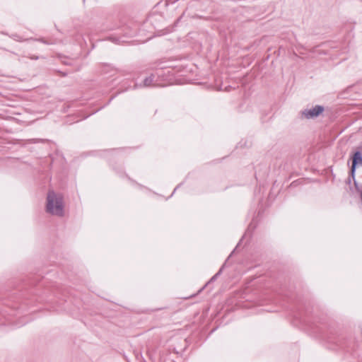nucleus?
<instances>
[{
    "label": "nucleus",
    "instance_id": "obj_1",
    "mask_svg": "<svg viewBox=\"0 0 362 362\" xmlns=\"http://www.w3.org/2000/svg\"><path fill=\"white\" fill-rule=\"evenodd\" d=\"M46 211L52 215L64 216V197L61 193H56L53 190L48 192Z\"/></svg>",
    "mask_w": 362,
    "mask_h": 362
},
{
    "label": "nucleus",
    "instance_id": "obj_2",
    "mask_svg": "<svg viewBox=\"0 0 362 362\" xmlns=\"http://www.w3.org/2000/svg\"><path fill=\"white\" fill-rule=\"evenodd\" d=\"M163 62H160L157 64L159 71L156 73L160 86H165L173 83L174 80V73L173 69L167 66L163 65Z\"/></svg>",
    "mask_w": 362,
    "mask_h": 362
},
{
    "label": "nucleus",
    "instance_id": "obj_3",
    "mask_svg": "<svg viewBox=\"0 0 362 362\" xmlns=\"http://www.w3.org/2000/svg\"><path fill=\"white\" fill-rule=\"evenodd\" d=\"M351 165L349 171V177L348 178L349 184L351 183V178L354 181L356 185L357 182L355 179L356 171L358 167L362 166V153L360 150H356L351 154Z\"/></svg>",
    "mask_w": 362,
    "mask_h": 362
},
{
    "label": "nucleus",
    "instance_id": "obj_4",
    "mask_svg": "<svg viewBox=\"0 0 362 362\" xmlns=\"http://www.w3.org/2000/svg\"><path fill=\"white\" fill-rule=\"evenodd\" d=\"M325 110L322 105H317L310 109H305L300 112V117L307 119H314L321 115Z\"/></svg>",
    "mask_w": 362,
    "mask_h": 362
},
{
    "label": "nucleus",
    "instance_id": "obj_5",
    "mask_svg": "<svg viewBox=\"0 0 362 362\" xmlns=\"http://www.w3.org/2000/svg\"><path fill=\"white\" fill-rule=\"evenodd\" d=\"M154 74H151L148 77H146L143 82V85H139V87L144 86V87H149L151 86H160V82L158 81H156L154 82Z\"/></svg>",
    "mask_w": 362,
    "mask_h": 362
},
{
    "label": "nucleus",
    "instance_id": "obj_6",
    "mask_svg": "<svg viewBox=\"0 0 362 362\" xmlns=\"http://www.w3.org/2000/svg\"><path fill=\"white\" fill-rule=\"evenodd\" d=\"M10 37H11L12 39H13L14 40L18 41V42H22L24 40L21 36H20L19 35H18L16 33L12 34L11 35H10ZM25 40H35V41L41 42L46 45L49 44V42H47V41H46L44 38H37V39L30 38V39H26Z\"/></svg>",
    "mask_w": 362,
    "mask_h": 362
},
{
    "label": "nucleus",
    "instance_id": "obj_7",
    "mask_svg": "<svg viewBox=\"0 0 362 362\" xmlns=\"http://www.w3.org/2000/svg\"><path fill=\"white\" fill-rule=\"evenodd\" d=\"M295 317L299 318L300 321L303 323H306V319L303 316L302 314L298 313L295 315Z\"/></svg>",
    "mask_w": 362,
    "mask_h": 362
},
{
    "label": "nucleus",
    "instance_id": "obj_8",
    "mask_svg": "<svg viewBox=\"0 0 362 362\" xmlns=\"http://www.w3.org/2000/svg\"><path fill=\"white\" fill-rule=\"evenodd\" d=\"M29 141L30 143L35 144V143H38V142H45V139H30Z\"/></svg>",
    "mask_w": 362,
    "mask_h": 362
},
{
    "label": "nucleus",
    "instance_id": "obj_9",
    "mask_svg": "<svg viewBox=\"0 0 362 362\" xmlns=\"http://www.w3.org/2000/svg\"><path fill=\"white\" fill-rule=\"evenodd\" d=\"M222 272V268L220 269V270L218 272V273H216L211 279V281H213L214 279H216V278L217 277V276H218Z\"/></svg>",
    "mask_w": 362,
    "mask_h": 362
},
{
    "label": "nucleus",
    "instance_id": "obj_10",
    "mask_svg": "<svg viewBox=\"0 0 362 362\" xmlns=\"http://www.w3.org/2000/svg\"><path fill=\"white\" fill-rule=\"evenodd\" d=\"M112 40H113V42H115V43H119V40L118 38L114 37V38H112Z\"/></svg>",
    "mask_w": 362,
    "mask_h": 362
},
{
    "label": "nucleus",
    "instance_id": "obj_11",
    "mask_svg": "<svg viewBox=\"0 0 362 362\" xmlns=\"http://www.w3.org/2000/svg\"><path fill=\"white\" fill-rule=\"evenodd\" d=\"M30 58L31 59H39V57H37V56H32V57H30Z\"/></svg>",
    "mask_w": 362,
    "mask_h": 362
},
{
    "label": "nucleus",
    "instance_id": "obj_12",
    "mask_svg": "<svg viewBox=\"0 0 362 362\" xmlns=\"http://www.w3.org/2000/svg\"><path fill=\"white\" fill-rule=\"evenodd\" d=\"M178 187H179V185H178V186H177V187L174 189V190H173V192L172 194L170 195V197H172V196H173V194L175 193V192L176 191V189H177Z\"/></svg>",
    "mask_w": 362,
    "mask_h": 362
},
{
    "label": "nucleus",
    "instance_id": "obj_13",
    "mask_svg": "<svg viewBox=\"0 0 362 362\" xmlns=\"http://www.w3.org/2000/svg\"><path fill=\"white\" fill-rule=\"evenodd\" d=\"M230 88H231L230 86H227V87H226L225 89H226V90L228 91Z\"/></svg>",
    "mask_w": 362,
    "mask_h": 362
},
{
    "label": "nucleus",
    "instance_id": "obj_14",
    "mask_svg": "<svg viewBox=\"0 0 362 362\" xmlns=\"http://www.w3.org/2000/svg\"><path fill=\"white\" fill-rule=\"evenodd\" d=\"M139 86L137 84H135L134 86V88H137Z\"/></svg>",
    "mask_w": 362,
    "mask_h": 362
},
{
    "label": "nucleus",
    "instance_id": "obj_15",
    "mask_svg": "<svg viewBox=\"0 0 362 362\" xmlns=\"http://www.w3.org/2000/svg\"><path fill=\"white\" fill-rule=\"evenodd\" d=\"M252 227V223L250 224L249 226V228H248V230H250V228Z\"/></svg>",
    "mask_w": 362,
    "mask_h": 362
}]
</instances>
